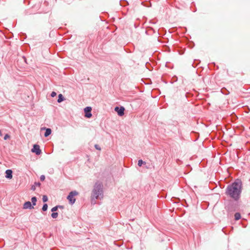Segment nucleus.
I'll use <instances>...</instances> for the list:
<instances>
[{"mask_svg": "<svg viewBox=\"0 0 250 250\" xmlns=\"http://www.w3.org/2000/svg\"><path fill=\"white\" fill-rule=\"evenodd\" d=\"M23 208L24 209H32L34 208V206L30 202L27 201L23 204Z\"/></svg>", "mask_w": 250, "mask_h": 250, "instance_id": "7", "label": "nucleus"}, {"mask_svg": "<svg viewBox=\"0 0 250 250\" xmlns=\"http://www.w3.org/2000/svg\"><path fill=\"white\" fill-rule=\"evenodd\" d=\"M91 107L90 106H87L84 109L85 116L86 117L90 118L92 116V114L91 113Z\"/></svg>", "mask_w": 250, "mask_h": 250, "instance_id": "6", "label": "nucleus"}, {"mask_svg": "<svg viewBox=\"0 0 250 250\" xmlns=\"http://www.w3.org/2000/svg\"><path fill=\"white\" fill-rule=\"evenodd\" d=\"M234 217L236 220H238L241 218V215L239 213L236 212L234 214Z\"/></svg>", "mask_w": 250, "mask_h": 250, "instance_id": "13", "label": "nucleus"}, {"mask_svg": "<svg viewBox=\"0 0 250 250\" xmlns=\"http://www.w3.org/2000/svg\"><path fill=\"white\" fill-rule=\"evenodd\" d=\"M103 193V187L100 184H96L94 187L91 195L92 199H97Z\"/></svg>", "mask_w": 250, "mask_h": 250, "instance_id": "2", "label": "nucleus"}, {"mask_svg": "<svg viewBox=\"0 0 250 250\" xmlns=\"http://www.w3.org/2000/svg\"><path fill=\"white\" fill-rule=\"evenodd\" d=\"M41 185V184L40 183H35L34 185H33L31 187V189L32 190H35L36 189V186H40Z\"/></svg>", "mask_w": 250, "mask_h": 250, "instance_id": "14", "label": "nucleus"}, {"mask_svg": "<svg viewBox=\"0 0 250 250\" xmlns=\"http://www.w3.org/2000/svg\"><path fill=\"white\" fill-rule=\"evenodd\" d=\"M58 216V213L57 212H53L51 214V217L53 218H56Z\"/></svg>", "mask_w": 250, "mask_h": 250, "instance_id": "16", "label": "nucleus"}, {"mask_svg": "<svg viewBox=\"0 0 250 250\" xmlns=\"http://www.w3.org/2000/svg\"><path fill=\"white\" fill-rule=\"evenodd\" d=\"M31 202L33 206L36 205L37 198L36 197H33L31 198Z\"/></svg>", "mask_w": 250, "mask_h": 250, "instance_id": "12", "label": "nucleus"}, {"mask_svg": "<svg viewBox=\"0 0 250 250\" xmlns=\"http://www.w3.org/2000/svg\"><path fill=\"white\" fill-rule=\"evenodd\" d=\"M94 146H95V148L96 149L99 150H101V147H100V146L99 145H95Z\"/></svg>", "mask_w": 250, "mask_h": 250, "instance_id": "20", "label": "nucleus"}, {"mask_svg": "<svg viewBox=\"0 0 250 250\" xmlns=\"http://www.w3.org/2000/svg\"><path fill=\"white\" fill-rule=\"evenodd\" d=\"M42 129L45 130V132L44 135L45 137H48L51 133V129L50 128H46L45 127H43L42 128Z\"/></svg>", "mask_w": 250, "mask_h": 250, "instance_id": "9", "label": "nucleus"}, {"mask_svg": "<svg viewBox=\"0 0 250 250\" xmlns=\"http://www.w3.org/2000/svg\"><path fill=\"white\" fill-rule=\"evenodd\" d=\"M77 195H78V192L76 190L72 191L69 193L67 199L68 200L70 204L73 205L75 203L76 199L74 196Z\"/></svg>", "mask_w": 250, "mask_h": 250, "instance_id": "3", "label": "nucleus"}, {"mask_svg": "<svg viewBox=\"0 0 250 250\" xmlns=\"http://www.w3.org/2000/svg\"><path fill=\"white\" fill-rule=\"evenodd\" d=\"M45 179V176L43 175H42L40 177V180L42 181H44Z\"/></svg>", "mask_w": 250, "mask_h": 250, "instance_id": "22", "label": "nucleus"}, {"mask_svg": "<svg viewBox=\"0 0 250 250\" xmlns=\"http://www.w3.org/2000/svg\"><path fill=\"white\" fill-rule=\"evenodd\" d=\"M115 111L117 112L118 114L120 116H122L124 114L125 108L123 106H121L120 107L116 106L115 108Z\"/></svg>", "mask_w": 250, "mask_h": 250, "instance_id": "5", "label": "nucleus"}, {"mask_svg": "<svg viewBox=\"0 0 250 250\" xmlns=\"http://www.w3.org/2000/svg\"><path fill=\"white\" fill-rule=\"evenodd\" d=\"M64 100V98L62 94H60L58 96V99L57 102L58 103H61Z\"/></svg>", "mask_w": 250, "mask_h": 250, "instance_id": "10", "label": "nucleus"}, {"mask_svg": "<svg viewBox=\"0 0 250 250\" xmlns=\"http://www.w3.org/2000/svg\"><path fill=\"white\" fill-rule=\"evenodd\" d=\"M144 163H145V162H144L142 160H139L138 162V165L139 167H141Z\"/></svg>", "mask_w": 250, "mask_h": 250, "instance_id": "17", "label": "nucleus"}, {"mask_svg": "<svg viewBox=\"0 0 250 250\" xmlns=\"http://www.w3.org/2000/svg\"><path fill=\"white\" fill-rule=\"evenodd\" d=\"M56 94H56V93L55 92L53 91V92L51 93V96L52 97H54L55 96H56Z\"/></svg>", "mask_w": 250, "mask_h": 250, "instance_id": "21", "label": "nucleus"}, {"mask_svg": "<svg viewBox=\"0 0 250 250\" xmlns=\"http://www.w3.org/2000/svg\"><path fill=\"white\" fill-rule=\"evenodd\" d=\"M241 192L242 182L240 180H237L228 186L226 193L234 200L237 201L240 197Z\"/></svg>", "mask_w": 250, "mask_h": 250, "instance_id": "1", "label": "nucleus"}, {"mask_svg": "<svg viewBox=\"0 0 250 250\" xmlns=\"http://www.w3.org/2000/svg\"><path fill=\"white\" fill-rule=\"evenodd\" d=\"M63 208V207L62 206H61V205L56 206L53 207L51 209V211L54 212V211H56L58 209V208Z\"/></svg>", "mask_w": 250, "mask_h": 250, "instance_id": "11", "label": "nucleus"}, {"mask_svg": "<svg viewBox=\"0 0 250 250\" xmlns=\"http://www.w3.org/2000/svg\"><path fill=\"white\" fill-rule=\"evenodd\" d=\"M32 152L35 153L37 155H40L41 153V150L38 145H34L33 147L31 149Z\"/></svg>", "mask_w": 250, "mask_h": 250, "instance_id": "4", "label": "nucleus"}, {"mask_svg": "<svg viewBox=\"0 0 250 250\" xmlns=\"http://www.w3.org/2000/svg\"><path fill=\"white\" fill-rule=\"evenodd\" d=\"M0 136H2V134L1 131L0 130Z\"/></svg>", "mask_w": 250, "mask_h": 250, "instance_id": "23", "label": "nucleus"}, {"mask_svg": "<svg viewBox=\"0 0 250 250\" xmlns=\"http://www.w3.org/2000/svg\"><path fill=\"white\" fill-rule=\"evenodd\" d=\"M48 208V205L47 204H44L42 208V210L44 211H46Z\"/></svg>", "mask_w": 250, "mask_h": 250, "instance_id": "15", "label": "nucleus"}, {"mask_svg": "<svg viewBox=\"0 0 250 250\" xmlns=\"http://www.w3.org/2000/svg\"><path fill=\"white\" fill-rule=\"evenodd\" d=\"M10 137V136L8 134H6L4 137V140H6Z\"/></svg>", "mask_w": 250, "mask_h": 250, "instance_id": "19", "label": "nucleus"}, {"mask_svg": "<svg viewBox=\"0 0 250 250\" xmlns=\"http://www.w3.org/2000/svg\"><path fill=\"white\" fill-rule=\"evenodd\" d=\"M48 201V197L46 195H43L42 196V201L43 202H46Z\"/></svg>", "mask_w": 250, "mask_h": 250, "instance_id": "18", "label": "nucleus"}, {"mask_svg": "<svg viewBox=\"0 0 250 250\" xmlns=\"http://www.w3.org/2000/svg\"><path fill=\"white\" fill-rule=\"evenodd\" d=\"M5 177L7 179H11L12 178V171L11 169H7L5 171Z\"/></svg>", "mask_w": 250, "mask_h": 250, "instance_id": "8", "label": "nucleus"}]
</instances>
